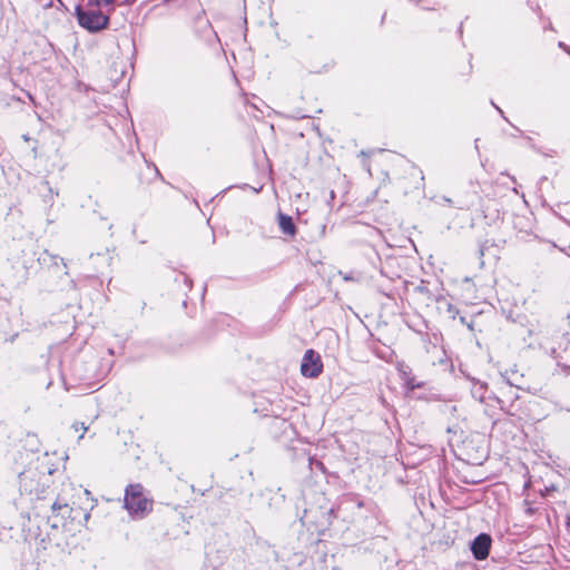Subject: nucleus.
<instances>
[{
    "instance_id": "obj_11",
    "label": "nucleus",
    "mask_w": 570,
    "mask_h": 570,
    "mask_svg": "<svg viewBox=\"0 0 570 570\" xmlns=\"http://www.w3.org/2000/svg\"><path fill=\"white\" fill-rule=\"evenodd\" d=\"M115 0H95V3L99 7L101 6H109L114 2Z\"/></svg>"
},
{
    "instance_id": "obj_8",
    "label": "nucleus",
    "mask_w": 570,
    "mask_h": 570,
    "mask_svg": "<svg viewBox=\"0 0 570 570\" xmlns=\"http://www.w3.org/2000/svg\"><path fill=\"white\" fill-rule=\"evenodd\" d=\"M279 226L284 233L293 235L295 233V227L292 223L291 217L279 216Z\"/></svg>"
},
{
    "instance_id": "obj_3",
    "label": "nucleus",
    "mask_w": 570,
    "mask_h": 570,
    "mask_svg": "<svg viewBox=\"0 0 570 570\" xmlns=\"http://www.w3.org/2000/svg\"><path fill=\"white\" fill-rule=\"evenodd\" d=\"M322 368L320 355L312 350L306 351L302 360L301 373L306 377H316L321 374Z\"/></svg>"
},
{
    "instance_id": "obj_14",
    "label": "nucleus",
    "mask_w": 570,
    "mask_h": 570,
    "mask_svg": "<svg viewBox=\"0 0 570 570\" xmlns=\"http://www.w3.org/2000/svg\"><path fill=\"white\" fill-rule=\"evenodd\" d=\"M473 442H474V440H470L469 442L465 443V446L468 448Z\"/></svg>"
},
{
    "instance_id": "obj_4",
    "label": "nucleus",
    "mask_w": 570,
    "mask_h": 570,
    "mask_svg": "<svg viewBox=\"0 0 570 570\" xmlns=\"http://www.w3.org/2000/svg\"><path fill=\"white\" fill-rule=\"evenodd\" d=\"M491 538L488 534L478 535L472 543V552L475 559L484 560L489 556Z\"/></svg>"
},
{
    "instance_id": "obj_9",
    "label": "nucleus",
    "mask_w": 570,
    "mask_h": 570,
    "mask_svg": "<svg viewBox=\"0 0 570 570\" xmlns=\"http://www.w3.org/2000/svg\"><path fill=\"white\" fill-rule=\"evenodd\" d=\"M72 429L75 430V432L82 431V434H80L79 439H82L83 438V432H86L88 430V428L82 422L73 423L72 424Z\"/></svg>"
},
{
    "instance_id": "obj_2",
    "label": "nucleus",
    "mask_w": 570,
    "mask_h": 570,
    "mask_svg": "<svg viewBox=\"0 0 570 570\" xmlns=\"http://www.w3.org/2000/svg\"><path fill=\"white\" fill-rule=\"evenodd\" d=\"M124 508L132 518L139 519L142 515V485L140 483L126 487Z\"/></svg>"
},
{
    "instance_id": "obj_7",
    "label": "nucleus",
    "mask_w": 570,
    "mask_h": 570,
    "mask_svg": "<svg viewBox=\"0 0 570 570\" xmlns=\"http://www.w3.org/2000/svg\"><path fill=\"white\" fill-rule=\"evenodd\" d=\"M475 443H478L475 453H468L469 459L472 460L473 462L482 461L487 456L485 440L483 438L478 436Z\"/></svg>"
},
{
    "instance_id": "obj_15",
    "label": "nucleus",
    "mask_w": 570,
    "mask_h": 570,
    "mask_svg": "<svg viewBox=\"0 0 570 570\" xmlns=\"http://www.w3.org/2000/svg\"><path fill=\"white\" fill-rule=\"evenodd\" d=\"M81 2H82V0H78V3H81Z\"/></svg>"
},
{
    "instance_id": "obj_1",
    "label": "nucleus",
    "mask_w": 570,
    "mask_h": 570,
    "mask_svg": "<svg viewBox=\"0 0 570 570\" xmlns=\"http://www.w3.org/2000/svg\"><path fill=\"white\" fill-rule=\"evenodd\" d=\"M76 14L78 23L89 30L99 31L107 27L108 17L99 10H82L81 3L76 4Z\"/></svg>"
},
{
    "instance_id": "obj_5",
    "label": "nucleus",
    "mask_w": 570,
    "mask_h": 570,
    "mask_svg": "<svg viewBox=\"0 0 570 570\" xmlns=\"http://www.w3.org/2000/svg\"><path fill=\"white\" fill-rule=\"evenodd\" d=\"M89 258L94 262V267L97 272L102 273L105 268L109 267L112 261L110 249L108 247L105 250H98L90 253Z\"/></svg>"
},
{
    "instance_id": "obj_10",
    "label": "nucleus",
    "mask_w": 570,
    "mask_h": 570,
    "mask_svg": "<svg viewBox=\"0 0 570 570\" xmlns=\"http://www.w3.org/2000/svg\"><path fill=\"white\" fill-rule=\"evenodd\" d=\"M22 268H23V272L22 274L20 275V281H26L27 277H28V268H29V265H28V262L27 261H23L22 262Z\"/></svg>"
},
{
    "instance_id": "obj_13",
    "label": "nucleus",
    "mask_w": 570,
    "mask_h": 570,
    "mask_svg": "<svg viewBox=\"0 0 570 570\" xmlns=\"http://www.w3.org/2000/svg\"><path fill=\"white\" fill-rule=\"evenodd\" d=\"M27 96H28V98H29L32 102H35L33 97L31 96V94H30V92H27Z\"/></svg>"
},
{
    "instance_id": "obj_6",
    "label": "nucleus",
    "mask_w": 570,
    "mask_h": 570,
    "mask_svg": "<svg viewBox=\"0 0 570 570\" xmlns=\"http://www.w3.org/2000/svg\"><path fill=\"white\" fill-rule=\"evenodd\" d=\"M50 508L55 518L60 517L61 520L71 518L72 508L66 502H60L59 499H56Z\"/></svg>"
},
{
    "instance_id": "obj_12",
    "label": "nucleus",
    "mask_w": 570,
    "mask_h": 570,
    "mask_svg": "<svg viewBox=\"0 0 570 570\" xmlns=\"http://www.w3.org/2000/svg\"><path fill=\"white\" fill-rule=\"evenodd\" d=\"M128 455L134 458L135 460H139V458H140L139 453H138V450L132 451V453L128 452Z\"/></svg>"
}]
</instances>
